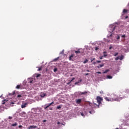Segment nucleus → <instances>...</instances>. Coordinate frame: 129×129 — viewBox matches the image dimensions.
Listing matches in <instances>:
<instances>
[{"instance_id":"338daca9","label":"nucleus","mask_w":129,"mask_h":129,"mask_svg":"<svg viewBox=\"0 0 129 129\" xmlns=\"http://www.w3.org/2000/svg\"><path fill=\"white\" fill-rule=\"evenodd\" d=\"M98 107H99V105H98Z\"/></svg>"},{"instance_id":"1a4fd4ad","label":"nucleus","mask_w":129,"mask_h":129,"mask_svg":"<svg viewBox=\"0 0 129 129\" xmlns=\"http://www.w3.org/2000/svg\"><path fill=\"white\" fill-rule=\"evenodd\" d=\"M36 127H37V126L30 125V126H29V127H28V128H29V129H31V128H36Z\"/></svg>"},{"instance_id":"a18cd8bd","label":"nucleus","mask_w":129,"mask_h":129,"mask_svg":"<svg viewBox=\"0 0 129 129\" xmlns=\"http://www.w3.org/2000/svg\"><path fill=\"white\" fill-rule=\"evenodd\" d=\"M58 58H55L54 59V61H57V60H58Z\"/></svg>"},{"instance_id":"603ef678","label":"nucleus","mask_w":129,"mask_h":129,"mask_svg":"<svg viewBox=\"0 0 129 129\" xmlns=\"http://www.w3.org/2000/svg\"><path fill=\"white\" fill-rule=\"evenodd\" d=\"M51 104H54V101L52 102L51 103H50Z\"/></svg>"},{"instance_id":"052dcab7","label":"nucleus","mask_w":129,"mask_h":129,"mask_svg":"<svg viewBox=\"0 0 129 129\" xmlns=\"http://www.w3.org/2000/svg\"><path fill=\"white\" fill-rule=\"evenodd\" d=\"M93 60H95V58H93Z\"/></svg>"},{"instance_id":"37998d69","label":"nucleus","mask_w":129,"mask_h":129,"mask_svg":"<svg viewBox=\"0 0 129 129\" xmlns=\"http://www.w3.org/2000/svg\"><path fill=\"white\" fill-rule=\"evenodd\" d=\"M112 48V46H110L109 48V50H111Z\"/></svg>"},{"instance_id":"2eb2a0df","label":"nucleus","mask_w":129,"mask_h":129,"mask_svg":"<svg viewBox=\"0 0 129 129\" xmlns=\"http://www.w3.org/2000/svg\"><path fill=\"white\" fill-rule=\"evenodd\" d=\"M108 71H109V70H106L104 72H103V74H105L106 73H107V72H108Z\"/></svg>"},{"instance_id":"7ed1b4c3","label":"nucleus","mask_w":129,"mask_h":129,"mask_svg":"<svg viewBox=\"0 0 129 129\" xmlns=\"http://www.w3.org/2000/svg\"><path fill=\"white\" fill-rule=\"evenodd\" d=\"M82 102V99H78L76 100V102L77 104H80V103Z\"/></svg>"},{"instance_id":"5701e85b","label":"nucleus","mask_w":129,"mask_h":129,"mask_svg":"<svg viewBox=\"0 0 129 129\" xmlns=\"http://www.w3.org/2000/svg\"><path fill=\"white\" fill-rule=\"evenodd\" d=\"M42 68V67H39V68H38V71H41Z\"/></svg>"},{"instance_id":"8fccbe9b","label":"nucleus","mask_w":129,"mask_h":129,"mask_svg":"<svg viewBox=\"0 0 129 129\" xmlns=\"http://www.w3.org/2000/svg\"><path fill=\"white\" fill-rule=\"evenodd\" d=\"M43 122H46V121H47V120H43Z\"/></svg>"},{"instance_id":"4468645a","label":"nucleus","mask_w":129,"mask_h":129,"mask_svg":"<svg viewBox=\"0 0 129 129\" xmlns=\"http://www.w3.org/2000/svg\"><path fill=\"white\" fill-rule=\"evenodd\" d=\"M61 107H62V105H59V106H57L56 108H57V109H60L61 108Z\"/></svg>"},{"instance_id":"bb28decb","label":"nucleus","mask_w":129,"mask_h":129,"mask_svg":"<svg viewBox=\"0 0 129 129\" xmlns=\"http://www.w3.org/2000/svg\"><path fill=\"white\" fill-rule=\"evenodd\" d=\"M57 68H54L53 70V71L54 72H57Z\"/></svg>"},{"instance_id":"2f4dec72","label":"nucleus","mask_w":129,"mask_h":129,"mask_svg":"<svg viewBox=\"0 0 129 129\" xmlns=\"http://www.w3.org/2000/svg\"><path fill=\"white\" fill-rule=\"evenodd\" d=\"M121 37H122V38H125V35H122L121 36Z\"/></svg>"},{"instance_id":"f8f14e48","label":"nucleus","mask_w":129,"mask_h":129,"mask_svg":"<svg viewBox=\"0 0 129 129\" xmlns=\"http://www.w3.org/2000/svg\"><path fill=\"white\" fill-rule=\"evenodd\" d=\"M119 59L121 61L123 59V55H121L120 56H119Z\"/></svg>"},{"instance_id":"9d476101","label":"nucleus","mask_w":129,"mask_h":129,"mask_svg":"<svg viewBox=\"0 0 129 129\" xmlns=\"http://www.w3.org/2000/svg\"><path fill=\"white\" fill-rule=\"evenodd\" d=\"M75 53H76V54H80V53H81V52L80 51V50H78L75 51Z\"/></svg>"},{"instance_id":"e433bc0d","label":"nucleus","mask_w":129,"mask_h":129,"mask_svg":"<svg viewBox=\"0 0 129 129\" xmlns=\"http://www.w3.org/2000/svg\"><path fill=\"white\" fill-rule=\"evenodd\" d=\"M17 97H22V95H18L17 96Z\"/></svg>"},{"instance_id":"423d86ee","label":"nucleus","mask_w":129,"mask_h":129,"mask_svg":"<svg viewBox=\"0 0 129 129\" xmlns=\"http://www.w3.org/2000/svg\"><path fill=\"white\" fill-rule=\"evenodd\" d=\"M27 105H28V103H25L24 104H23L21 105V108H25V107H26Z\"/></svg>"},{"instance_id":"c756f323","label":"nucleus","mask_w":129,"mask_h":129,"mask_svg":"<svg viewBox=\"0 0 129 129\" xmlns=\"http://www.w3.org/2000/svg\"><path fill=\"white\" fill-rule=\"evenodd\" d=\"M48 107H49V105H47V106H46V107H44V109H47V108H48Z\"/></svg>"},{"instance_id":"79ce46f5","label":"nucleus","mask_w":129,"mask_h":129,"mask_svg":"<svg viewBox=\"0 0 129 129\" xmlns=\"http://www.w3.org/2000/svg\"><path fill=\"white\" fill-rule=\"evenodd\" d=\"M48 105L50 107L51 105H52V104L50 103L49 104H48Z\"/></svg>"},{"instance_id":"4c0bfd02","label":"nucleus","mask_w":129,"mask_h":129,"mask_svg":"<svg viewBox=\"0 0 129 129\" xmlns=\"http://www.w3.org/2000/svg\"><path fill=\"white\" fill-rule=\"evenodd\" d=\"M21 127H23V126L22 125L19 126V128H21Z\"/></svg>"},{"instance_id":"473e14b6","label":"nucleus","mask_w":129,"mask_h":129,"mask_svg":"<svg viewBox=\"0 0 129 129\" xmlns=\"http://www.w3.org/2000/svg\"><path fill=\"white\" fill-rule=\"evenodd\" d=\"M12 118H13V117H12V116L9 117V119H12Z\"/></svg>"},{"instance_id":"ddd939ff","label":"nucleus","mask_w":129,"mask_h":129,"mask_svg":"<svg viewBox=\"0 0 129 129\" xmlns=\"http://www.w3.org/2000/svg\"><path fill=\"white\" fill-rule=\"evenodd\" d=\"M20 88H21V85H18L16 87V89H20Z\"/></svg>"},{"instance_id":"13d9d810","label":"nucleus","mask_w":129,"mask_h":129,"mask_svg":"<svg viewBox=\"0 0 129 129\" xmlns=\"http://www.w3.org/2000/svg\"><path fill=\"white\" fill-rule=\"evenodd\" d=\"M63 52L62 51V52H60V54H63Z\"/></svg>"},{"instance_id":"c03bdc74","label":"nucleus","mask_w":129,"mask_h":129,"mask_svg":"<svg viewBox=\"0 0 129 129\" xmlns=\"http://www.w3.org/2000/svg\"><path fill=\"white\" fill-rule=\"evenodd\" d=\"M97 50H98V47H95V50L97 51Z\"/></svg>"},{"instance_id":"ea45409f","label":"nucleus","mask_w":129,"mask_h":129,"mask_svg":"<svg viewBox=\"0 0 129 129\" xmlns=\"http://www.w3.org/2000/svg\"><path fill=\"white\" fill-rule=\"evenodd\" d=\"M99 58H100V60H101V59H102V58H103V56H100Z\"/></svg>"},{"instance_id":"6ab92c4d","label":"nucleus","mask_w":129,"mask_h":129,"mask_svg":"<svg viewBox=\"0 0 129 129\" xmlns=\"http://www.w3.org/2000/svg\"><path fill=\"white\" fill-rule=\"evenodd\" d=\"M107 78H108V79H111V78H112V76H107Z\"/></svg>"},{"instance_id":"bf43d9fd","label":"nucleus","mask_w":129,"mask_h":129,"mask_svg":"<svg viewBox=\"0 0 129 129\" xmlns=\"http://www.w3.org/2000/svg\"><path fill=\"white\" fill-rule=\"evenodd\" d=\"M32 82H33V81H31L30 82V83H32Z\"/></svg>"},{"instance_id":"c85d7f7f","label":"nucleus","mask_w":129,"mask_h":129,"mask_svg":"<svg viewBox=\"0 0 129 129\" xmlns=\"http://www.w3.org/2000/svg\"><path fill=\"white\" fill-rule=\"evenodd\" d=\"M75 80V78H72V80H71L70 82H72V81H73V80Z\"/></svg>"},{"instance_id":"dca6fc26","label":"nucleus","mask_w":129,"mask_h":129,"mask_svg":"<svg viewBox=\"0 0 129 129\" xmlns=\"http://www.w3.org/2000/svg\"><path fill=\"white\" fill-rule=\"evenodd\" d=\"M103 66H104V64H100L99 67H97L98 68H101V67H103Z\"/></svg>"},{"instance_id":"5fc2aeb1","label":"nucleus","mask_w":129,"mask_h":129,"mask_svg":"<svg viewBox=\"0 0 129 129\" xmlns=\"http://www.w3.org/2000/svg\"><path fill=\"white\" fill-rule=\"evenodd\" d=\"M85 75L87 76V75H89V74L87 73V74H85Z\"/></svg>"},{"instance_id":"20e7f679","label":"nucleus","mask_w":129,"mask_h":129,"mask_svg":"<svg viewBox=\"0 0 129 129\" xmlns=\"http://www.w3.org/2000/svg\"><path fill=\"white\" fill-rule=\"evenodd\" d=\"M40 97H42V98H44L45 96H47V94L45 93H41V94L40 95Z\"/></svg>"},{"instance_id":"6e6552de","label":"nucleus","mask_w":129,"mask_h":129,"mask_svg":"<svg viewBox=\"0 0 129 129\" xmlns=\"http://www.w3.org/2000/svg\"><path fill=\"white\" fill-rule=\"evenodd\" d=\"M87 93V92L85 91V92H80L79 94L80 95H84V94H86Z\"/></svg>"},{"instance_id":"7c9ffc66","label":"nucleus","mask_w":129,"mask_h":129,"mask_svg":"<svg viewBox=\"0 0 129 129\" xmlns=\"http://www.w3.org/2000/svg\"><path fill=\"white\" fill-rule=\"evenodd\" d=\"M15 92H13L12 94H10V95H15Z\"/></svg>"},{"instance_id":"cd10ccee","label":"nucleus","mask_w":129,"mask_h":129,"mask_svg":"<svg viewBox=\"0 0 129 129\" xmlns=\"http://www.w3.org/2000/svg\"><path fill=\"white\" fill-rule=\"evenodd\" d=\"M78 82H79V83H80V82H82V79H80V80L78 81Z\"/></svg>"},{"instance_id":"09e8293b","label":"nucleus","mask_w":129,"mask_h":129,"mask_svg":"<svg viewBox=\"0 0 129 129\" xmlns=\"http://www.w3.org/2000/svg\"><path fill=\"white\" fill-rule=\"evenodd\" d=\"M119 38H120L119 36H117V40H119Z\"/></svg>"},{"instance_id":"a878e982","label":"nucleus","mask_w":129,"mask_h":129,"mask_svg":"<svg viewBox=\"0 0 129 129\" xmlns=\"http://www.w3.org/2000/svg\"><path fill=\"white\" fill-rule=\"evenodd\" d=\"M81 115H82V116H85V115H84V114L83 112H81Z\"/></svg>"},{"instance_id":"e2e57ef3","label":"nucleus","mask_w":129,"mask_h":129,"mask_svg":"<svg viewBox=\"0 0 129 129\" xmlns=\"http://www.w3.org/2000/svg\"><path fill=\"white\" fill-rule=\"evenodd\" d=\"M70 83H71V82H70V83H68V84H70Z\"/></svg>"},{"instance_id":"0e129e2a","label":"nucleus","mask_w":129,"mask_h":129,"mask_svg":"<svg viewBox=\"0 0 129 129\" xmlns=\"http://www.w3.org/2000/svg\"><path fill=\"white\" fill-rule=\"evenodd\" d=\"M50 110H52V108H50Z\"/></svg>"},{"instance_id":"72a5a7b5","label":"nucleus","mask_w":129,"mask_h":129,"mask_svg":"<svg viewBox=\"0 0 129 129\" xmlns=\"http://www.w3.org/2000/svg\"><path fill=\"white\" fill-rule=\"evenodd\" d=\"M96 62H97V63H100L101 62V61H100V60H97Z\"/></svg>"},{"instance_id":"4d7b16f0","label":"nucleus","mask_w":129,"mask_h":129,"mask_svg":"<svg viewBox=\"0 0 129 129\" xmlns=\"http://www.w3.org/2000/svg\"><path fill=\"white\" fill-rule=\"evenodd\" d=\"M11 103H12V104H15L14 102H12Z\"/></svg>"},{"instance_id":"c9c22d12","label":"nucleus","mask_w":129,"mask_h":129,"mask_svg":"<svg viewBox=\"0 0 129 129\" xmlns=\"http://www.w3.org/2000/svg\"><path fill=\"white\" fill-rule=\"evenodd\" d=\"M100 93L101 94H103V91H100Z\"/></svg>"},{"instance_id":"680f3d73","label":"nucleus","mask_w":129,"mask_h":129,"mask_svg":"<svg viewBox=\"0 0 129 129\" xmlns=\"http://www.w3.org/2000/svg\"><path fill=\"white\" fill-rule=\"evenodd\" d=\"M87 72H89V70H87Z\"/></svg>"},{"instance_id":"393cba45","label":"nucleus","mask_w":129,"mask_h":129,"mask_svg":"<svg viewBox=\"0 0 129 129\" xmlns=\"http://www.w3.org/2000/svg\"><path fill=\"white\" fill-rule=\"evenodd\" d=\"M119 59V56H118L115 58V60L116 61L117 60Z\"/></svg>"},{"instance_id":"49530a36","label":"nucleus","mask_w":129,"mask_h":129,"mask_svg":"<svg viewBox=\"0 0 129 129\" xmlns=\"http://www.w3.org/2000/svg\"><path fill=\"white\" fill-rule=\"evenodd\" d=\"M93 65H95V64H96V62H93Z\"/></svg>"},{"instance_id":"f704fd0d","label":"nucleus","mask_w":129,"mask_h":129,"mask_svg":"<svg viewBox=\"0 0 129 129\" xmlns=\"http://www.w3.org/2000/svg\"><path fill=\"white\" fill-rule=\"evenodd\" d=\"M97 74H101V72H97Z\"/></svg>"},{"instance_id":"0eeeda50","label":"nucleus","mask_w":129,"mask_h":129,"mask_svg":"<svg viewBox=\"0 0 129 129\" xmlns=\"http://www.w3.org/2000/svg\"><path fill=\"white\" fill-rule=\"evenodd\" d=\"M74 56V54H73L71 55V56L69 57V60L70 61H73V59L72 58H73Z\"/></svg>"},{"instance_id":"f3484780","label":"nucleus","mask_w":129,"mask_h":129,"mask_svg":"<svg viewBox=\"0 0 129 129\" xmlns=\"http://www.w3.org/2000/svg\"><path fill=\"white\" fill-rule=\"evenodd\" d=\"M123 14H125L126 13H127V10H126V9H123Z\"/></svg>"},{"instance_id":"6e6d98bb","label":"nucleus","mask_w":129,"mask_h":129,"mask_svg":"<svg viewBox=\"0 0 129 129\" xmlns=\"http://www.w3.org/2000/svg\"><path fill=\"white\" fill-rule=\"evenodd\" d=\"M105 53H106V51H104L103 52V54H105Z\"/></svg>"},{"instance_id":"9b49d317","label":"nucleus","mask_w":129,"mask_h":129,"mask_svg":"<svg viewBox=\"0 0 129 129\" xmlns=\"http://www.w3.org/2000/svg\"><path fill=\"white\" fill-rule=\"evenodd\" d=\"M16 125H18V123L15 122V123L12 124L11 126H16Z\"/></svg>"},{"instance_id":"4be33fe9","label":"nucleus","mask_w":129,"mask_h":129,"mask_svg":"<svg viewBox=\"0 0 129 129\" xmlns=\"http://www.w3.org/2000/svg\"><path fill=\"white\" fill-rule=\"evenodd\" d=\"M117 55H118V53L116 52L115 53H114V54H113V56H114L115 57V56H117Z\"/></svg>"},{"instance_id":"69168bd1","label":"nucleus","mask_w":129,"mask_h":129,"mask_svg":"<svg viewBox=\"0 0 129 129\" xmlns=\"http://www.w3.org/2000/svg\"><path fill=\"white\" fill-rule=\"evenodd\" d=\"M95 105H97H97L96 104H95Z\"/></svg>"},{"instance_id":"aec40b11","label":"nucleus","mask_w":129,"mask_h":129,"mask_svg":"<svg viewBox=\"0 0 129 129\" xmlns=\"http://www.w3.org/2000/svg\"><path fill=\"white\" fill-rule=\"evenodd\" d=\"M89 112L91 114H93V113H94V111H89Z\"/></svg>"},{"instance_id":"f03ea898","label":"nucleus","mask_w":129,"mask_h":129,"mask_svg":"<svg viewBox=\"0 0 129 129\" xmlns=\"http://www.w3.org/2000/svg\"><path fill=\"white\" fill-rule=\"evenodd\" d=\"M102 100H103L102 98H101L99 96L97 97V101L99 105V104H100V103H101Z\"/></svg>"},{"instance_id":"a211bd4d","label":"nucleus","mask_w":129,"mask_h":129,"mask_svg":"<svg viewBox=\"0 0 129 129\" xmlns=\"http://www.w3.org/2000/svg\"><path fill=\"white\" fill-rule=\"evenodd\" d=\"M88 62V59H86L84 61L83 63L84 64H85L86 63H87Z\"/></svg>"},{"instance_id":"a19ab883","label":"nucleus","mask_w":129,"mask_h":129,"mask_svg":"<svg viewBox=\"0 0 129 129\" xmlns=\"http://www.w3.org/2000/svg\"><path fill=\"white\" fill-rule=\"evenodd\" d=\"M79 83V82H76L75 83V85H76L78 84Z\"/></svg>"},{"instance_id":"58836bf2","label":"nucleus","mask_w":129,"mask_h":129,"mask_svg":"<svg viewBox=\"0 0 129 129\" xmlns=\"http://www.w3.org/2000/svg\"><path fill=\"white\" fill-rule=\"evenodd\" d=\"M103 56L104 57H107V54H104Z\"/></svg>"},{"instance_id":"3c124183","label":"nucleus","mask_w":129,"mask_h":129,"mask_svg":"<svg viewBox=\"0 0 129 129\" xmlns=\"http://www.w3.org/2000/svg\"><path fill=\"white\" fill-rule=\"evenodd\" d=\"M61 123L60 122H57V124H60Z\"/></svg>"},{"instance_id":"b1692460","label":"nucleus","mask_w":129,"mask_h":129,"mask_svg":"<svg viewBox=\"0 0 129 129\" xmlns=\"http://www.w3.org/2000/svg\"><path fill=\"white\" fill-rule=\"evenodd\" d=\"M41 76V74H37L36 78H38V77H40Z\"/></svg>"},{"instance_id":"f257e3e1","label":"nucleus","mask_w":129,"mask_h":129,"mask_svg":"<svg viewBox=\"0 0 129 129\" xmlns=\"http://www.w3.org/2000/svg\"><path fill=\"white\" fill-rule=\"evenodd\" d=\"M105 99L106 101H118L119 100V98L117 96L114 94L112 95L111 98L106 97Z\"/></svg>"},{"instance_id":"de8ad7c7","label":"nucleus","mask_w":129,"mask_h":129,"mask_svg":"<svg viewBox=\"0 0 129 129\" xmlns=\"http://www.w3.org/2000/svg\"><path fill=\"white\" fill-rule=\"evenodd\" d=\"M128 16H125V19H128Z\"/></svg>"},{"instance_id":"864d4df0","label":"nucleus","mask_w":129,"mask_h":129,"mask_svg":"<svg viewBox=\"0 0 129 129\" xmlns=\"http://www.w3.org/2000/svg\"><path fill=\"white\" fill-rule=\"evenodd\" d=\"M93 61H94V60H93V58H92L91 60V62H92Z\"/></svg>"},{"instance_id":"412c9836","label":"nucleus","mask_w":129,"mask_h":129,"mask_svg":"<svg viewBox=\"0 0 129 129\" xmlns=\"http://www.w3.org/2000/svg\"><path fill=\"white\" fill-rule=\"evenodd\" d=\"M6 101H7L6 100H5L2 101V104H6Z\"/></svg>"},{"instance_id":"39448f33","label":"nucleus","mask_w":129,"mask_h":129,"mask_svg":"<svg viewBox=\"0 0 129 129\" xmlns=\"http://www.w3.org/2000/svg\"><path fill=\"white\" fill-rule=\"evenodd\" d=\"M20 116H22V117H26V113L25 112H22L20 114Z\"/></svg>"}]
</instances>
